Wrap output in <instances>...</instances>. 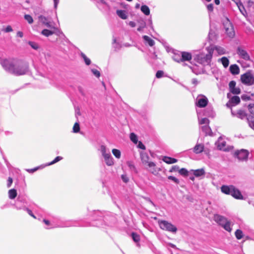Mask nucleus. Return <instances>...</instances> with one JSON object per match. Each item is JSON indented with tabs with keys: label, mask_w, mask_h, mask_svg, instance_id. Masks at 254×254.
<instances>
[{
	"label": "nucleus",
	"mask_w": 254,
	"mask_h": 254,
	"mask_svg": "<svg viewBox=\"0 0 254 254\" xmlns=\"http://www.w3.org/2000/svg\"><path fill=\"white\" fill-rule=\"evenodd\" d=\"M117 219L115 215L110 212L94 210L92 212L91 222L83 223L79 227H96L105 229H113L117 226Z\"/></svg>",
	"instance_id": "f257e3e1"
},
{
	"label": "nucleus",
	"mask_w": 254,
	"mask_h": 254,
	"mask_svg": "<svg viewBox=\"0 0 254 254\" xmlns=\"http://www.w3.org/2000/svg\"><path fill=\"white\" fill-rule=\"evenodd\" d=\"M0 64L6 71L15 76L23 75L29 71L28 63L21 60L4 59Z\"/></svg>",
	"instance_id": "f03ea898"
},
{
	"label": "nucleus",
	"mask_w": 254,
	"mask_h": 254,
	"mask_svg": "<svg viewBox=\"0 0 254 254\" xmlns=\"http://www.w3.org/2000/svg\"><path fill=\"white\" fill-rule=\"evenodd\" d=\"M43 222L46 225L45 227L46 229L55 228L79 227V226L81 225L80 224V221L73 220H64L61 218H57L56 222H51L46 219H44Z\"/></svg>",
	"instance_id": "7ed1b4c3"
},
{
	"label": "nucleus",
	"mask_w": 254,
	"mask_h": 254,
	"mask_svg": "<svg viewBox=\"0 0 254 254\" xmlns=\"http://www.w3.org/2000/svg\"><path fill=\"white\" fill-rule=\"evenodd\" d=\"M213 50L210 49L208 51V53L206 55L198 54L195 56L194 61L198 63L203 65H209L211 62Z\"/></svg>",
	"instance_id": "20e7f679"
},
{
	"label": "nucleus",
	"mask_w": 254,
	"mask_h": 254,
	"mask_svg": "<svg viewBox=\"0 0 254 254\" xmlns=\"http://www.w3.org/2000/svg\"><path fill=\"white\" fill-rule=\"evenodd\" d=\"M13 205L17 210H24L29 206L27 197L23 195H18Z\"/></svg>",
	"instance_id": "39448f33"
},
{
	"label": "nucleus",
	"mask_w": 254,
	"mask_h": 254,
	"mask_svg": "<svg viewBox=\"0 0 254 254\" xmlns=\"http://www.w3.org/2000/svg\"><path fill=\"white\" fill-rule=\"evenodd\" d=\"M158 224L161 229L173 234H175L178 230L176 226L166 220H159Z\"/></svg>",
	"instance_id": "423d86ee"
},
{
	"label": "nucleus",
	"mask_w": 254,
	"mask_h": 254,
	"mask_svg": "<svg viewBox=\"0 0 254 254\" xmlns=\"http://www.w3.org/2000/svg\"><path fill=\"white\" fill-rule=\"evenodd\" d=\"M241 81L243 84L250 86L254 84V76L251 70H248L241 76Z\"/></svg>",
	"instance_id": "0eeeda50"
},
{
	"label": "nucleus",
	"mask_w": 254,
	"mask_h": 254,
	"mask_svg": "<svg viewBox=\"0 0 254 254\" xmlns=\"http://www.w3.org/2000/svg\"><path fill=\"white\" fill-rule=\"evenodd\" d=\"M223 25L227 35L230 38H234L235 35V30L233 26L228 18H226V22L223 23Z\"/></svg>",
	"instance_id": "6e6552de"
},
{
	"label": "nucleus",
	"mask_w": 254,
	"mask_h": 254,
	"mask_svg": "<svg viewBox=\"0 0 254 254\" xmlns=\"http://www.w3.org/2000/svg\"><path fill=\"white\" fill-rule=\"evenodd\" d=\"M140 156L143 164L147 165L149 168L154 167L156 166V164L154 162L149 161V156L147 153L143 151H140Z\"/></svg>",
	"instance_id": "1a4fd4ad"
},
{
	"label": "nucleus",
	"mask_w": 254,
	"mask_h": 254,
	"mask_svg": "<svg viewBox=\"0 0 254 254\" xmlns=\"http://www.w3.org/2000/svg\"><path fill=\"white\" fill-rule=\"evenodd\" d=\"M235 157L240 161H247L249 155V152L248 150L242 149L235 152Z\"/></svg>",
	"instance_id": "9d476101"
},
{
	"label": "nucleus",
	"mask_w": 254,
	"mask_h": 254,
	"mask_svg": "<svg viewBox=\"0 0 254 254\" xmlns=\"http://www.w3.org/2000/svg\"><path fill=\"white\" fill-rule=\"evenodd\" d=\"M101 152L103 156L105 163L107 166H111L114 164V160L111 154L106 152V147L104 146H101Z\"/></svg>",
	"instance_id": "9b49d317"
},
{
	"label": "nucleus",
	"mask_w": 254,
	"mask_h": 254,
	"mask_svg": "<svg viewBox=\"0 0 254 254\" xmlns=\"http://www.w3.org/2000/svg\"><path fill=\"white\" fill-rule=\"evenodd\" d=\"M227 96L228 98H229V102L226 104V106L228 108H231L232 106H235L240 103V98L237 95L231 97V94L228 93Z\"/></svg>",
	"instance_id": "f8f14e48"
},
{
	"label": "nucleus",
	"mask_w": 254,
	"mask_h": 254,
	"mask_svg": "<svg viewBox=\"0 0 254 254\" xmlns=\"http://www.w3.org/2000/svg\"><path fill=\"white\" fill-rule=\"evenodd\" d=\"M208 103V100L207 97L204 95H201L200 97L196 99V105L199 108L205 107Z\"/></svg>",
	"instance_id": "ddd939ff"
},
{
	"label": "nucleus",
	"mask_w": 254,
	"mask_h": 254,
	"mask_svg": "<svg viewBox=\"0 0 254 254\" xmlns=\"http://www.w3.org/2000/svg\"><path fill=\"white\" fill-rule=\"evenodd\" d=\"M237 53L239 57L245 61H250L251 58L248 52L241 47H238L237 49Z\"/></svg>",
	"instance_id": "4468645a"
},
{
	"label": "nucleus",
	"mask_w": 254,
	"mask_h": 254,
	"mask_svg": "<svg viewBox=\"0 0 254 254\" xmlns=\"http://www.w3.org/2000/svg\"><path fill=\"white\" fill-rule=\"evenodd\" d=\"M234 198L236 199L239 200H243L244 199V197L242 195L241 191L237 189L236 187H234V188L232 192L231 195Z\"/></svg>",
	"instance_id": "2eb2a0df"
},
{
	"label": "nucleus",
	"mask_w": 254,
	"mask_h": 254,
	"mask_svg": "<svg viewBox=\"0 0 254 254\" xmlns=\"http://www.w3.org/2000/svg\"><path fill=\"white\" fill-rule=\"evenodd\" d=\"M234 187L233 185H223L221 187V190L223 193L231 195Z\"/></svg>",
	"instance_id": "dca6fc26"
},
{
	"label": "nucleus",
	"mask_w": 254,
	"mask_h": 254,
	"mask_svg": "<svg viewBox=\"0 0 254 254\" xmlns=\"http://www.w3.org/2000/svg\"><path fill=\"white\" fill-rule=\"evenodd\" d=\"M136 21L139 25L137 30L138 32H141L143 31L144 28L146 27V22L145 20L142 17H140L139 18L137 19Z\"/></svg>",
	"instance_id": "f3484780"
},
{
	"label": "nucleus",
	"mask_w": 254,
	"mask_h": 254,
	"mask_svg": "<svg viewBox=\"0 0 254 254\" xmlns=\"http://www.w3.org/2000/svg\"><path fill=\"white\" fill-rule=\"evenodd\" d=\"M182 62H189L192 59L191 54L188 52H181Z\"/></svg>",
	"instance_id": "a211bd4d"
},
{
	"label": "nucleus",
	"mask_w": 254,
	"mask_h": 254,
	"mask_svg": "<svg viewBox=\"0 0 254 254\" xmlns=\"http://www.w3.org/2000/svg\"><path fill=\"white\" fill-rule=\"evenodd\" d=\"M229 71L232 74L237 75L240 72V68L236 64H231L229 67Z\"/></svg>",
	"instance_id": "6ab92c4d"
},
{
	"label": "nucleus",
	"mask_w": 254,
	"mask_h": 254,
	"mask_svg": "<svg viewBox=\"0 0 254 254\" xmlns=\"http://www.w3.org/2000/svg\"><path fill=\"white\" fill-rule=\"evenodd\" d=\"M204 149V145L203 144H196L193 148V151L195 154L202 153Z\"/></svg>",
	"instance_id": "aec40b11"
},
{
	"label": "nucleus",
	"mask_w": 254,
	"mask_h": 254,
	"mask_svg": "<svg viewBox=\"0 0 254 254\" xmlns=\"http://www.w3.org/2000/svg\"><path fill=\"white\" fill-rule=\"evenodd\" d=\"M116 14L120 18L123 20L127 19L128 17L127 13L125 10L117 9Z\"/></svg>",
	"instance_id": "412c9836"
},
{
	"label": "nucleus",
	"mask_w": 254,
	"mask_h": 254,
	"mask_svg": "<svg viewBox=\"0 0 254 254\" xmlns=\"http://www.w3.org/2000/svg\"><path fill=\"white\" fill-rule=\"evenodd\" d=\"M142 39L145 45L153 47L155 45V41L147 35L142 36Z\"/></svg>",
	"instance_id": "4be33fe9"
},
{
	"label": "nucleus",
	"mask_w": 254,
	"mask_h": 254,
	"mask_svg": "<svg viewBox=\"0 0 254 254\" xmlns=\"http://www.w3.org/2000/svg\"><path fill=\"white\" fill-rule=\"evenodd\" d=\"M190 171L193 172V174L195 177H200L204 176L205 174V170L203 168L196 170H191Z\"/></svg>",
	"instance_id": "5701e85b"
},
{
	"label": "nucleus",
	"mask_w": 254,
	"mask_h": 254,
	"mask_svg": "<svg viewBox=\"0 0 254 254\" xmlns=\"http://www.w3.org/2000/svg\"><path fill=\"white\" fill-rule=\"evenodd\" d=\"M162 161L168 164H172L178 162V159L169 156H164L162 158Z\"/></svg>",
	"instance_id": "b1692460"
},
{
	"label": "nucleus",
	"mask_w": 254,
	"mask_h": 254,
	"mask_svg": "<svg viewBox=\"0 0 254 254\" xmlns=\"http://www.w3.org/2000/svg\"><path fill=\"white\" fill-rule=\"evenodd\" d=\"M214 219L217 223H219L221 225L224 221L225 222L227 220V219L225 217L219 214L214 215Z\"/></svg>",
	"instance_id": "393cba45"
},
{
	"label": "nucleus",
	"mask_w": 254,
	"mask_h": 254,
	"mask_svg": "<svg viewBox=\"0 0 254 254\" xmlns=\"http://www.w3.org/2000/svg\"><path fill=\"white\" fill-rule=\"evenodd\" d=\"M141 11L146 16H148L150 13L149 7L146 4H142L140 7Z\"/></svg>",
	"instance_id": "a878e982"
},
{
	"label": "nucleus",
	"mask_w": 254,
	"mask_h": 254,
	"mask_svg": "<svg viewBox=\"0 0 254 254\" xmlns=\"http://www.w3.org/2000/svg\"><path fill=\"white\" fill-rule=\"evenodd\" d=\"M202 131L205 133L206 135H212V132L210 127L208 125H204L201 127Z\"/></svg>",
	"instance_id": "bb28decb"
},
{
	"label": "nucleus",
	"mask_w": 254,
	"mask_h": 254,
	"mask_svg": "<svg viewBox=\"0 0 254 254\" xmlns=\"http://www.w3.org/2000/svg\"><path fill=\"white\" fill-rule=\"evenodd\" d=\"M204 115L209 117H214L215 113L211 107H208L204 110Z\"/></svg>",
	"instance_id": "cd10ccee"
},
{
	"label": "nucleus",
	"mask_w": 254,
	"mask_h": 254,
	"mask_svg": "<svg viewBox=\"0 0 254 254\" xmlns=\"http://www.w3.org/2000/svg\"><path fill=\"white\" fill-rule=\"evenodd\" d=\"M248 116H248L247 114L244 110H239L237 112V117L241 120H243L245 118L247 119Z\"/></svg>",
	"instance_id": "c85d7f7f"
},
{
	"label": "nucleus",
	"mask_w": 254,
	"mask_h": 254,
	"mask_svg": "<svg viewBox=\"0 0 254 254\" xmlns=\"http://www.w3.org/2000/svg\"><path fill=\"white\" fill-rule=\"evenodd\" d=\"M8 197L10 199H13L15 198L17 195V190L15 189H12L8 190Z\"/></svg>",
	"instance_id": "c756f323"
},
{
	"label": "nucleus",
	"mask_w": 254,
	"mask_h": 254,
	"mask_svg": "<svg viewBox=\"0 0 254 254\" xmlns=\"http://www.w3.org/2000/svg\"><path fill=\"white\" fill-rule=\"evenodd\" d=\"M218 61L221 63L224 68H227L229 64V60L226 57H222L218 60Z\"/></svg>",
	"instance_id": "7c9ffc66"
},
{
	"label": "nucleus",
	"mask_w": 254,
	"mask_h": 254,
	"mask_svg": "<svg viewBox=\"0 0 254 254\" xmlns=\"http://www.w3.org/2000/svg\"><path fill=\"white\" fill-rule=\"evenodd\" d=\"M63 159V158L62 156H57L51 162L47 163L44 164V166L45 167H47V166H50V165H53V164H54L59 162L60 161L62 160Z\"/></svg>",
	"instance_id": "2f4dec72"
},
{
	"label": "nucleus",
	"mask_w": 254,
	"mask_h": 254,
	"mask_svg": "<svg viewBox=\"0 0 254 254\" xmlns=\"http://www.w3.org/2000/svg\"><path fill=\"white\" fill-rule=\"evenodd\" d=\"M247 120L249 127L254 130V117L253 116H249L247 118Z\"/></svg>",
	"instance_id": "473e14b6"
},
{
	"label": "nucleus",
	"mask_w": 254,
	"mask_h": 254,
	"mask_svg": "<svg viewBox=\"0 0 254 254\" xmlns=\"http://www.w3.org/2000/svg\"><path fill=\"white\" fill-rule=\"evenodd\" d=\"M72 132L74 133H80V134H83L82 132H80V127L78 122L75 123L72 128Z\"/></svg>",
	"instance_id": "72a5a7b5"
},
{
	"label": "nucleus",
	"mask_w": 254,
	"mask_h": 254,
	"mask_svg": "<svg viewBox=\"0 0 254 254\" xmlns=\"http://www.w3.org/2000/svg\"><path fill=\"white\" fill-rule=\"evenodd\" d=\"M221 226L226 231L229 232H230L232 231L231 223L229 221L226 220L225 223H223Z\"/></svg>",
	"instance_id": "f704fd0d"
},
{
	"label": "nucleus",
	"mask_w": 254,
	"mask_h": 254,
	"mask_svg": "<svg viewBox=\"0 0 254 254\" xmlns=\"http://www.w3.org/2000/svg\"><path fill=\"white\" fill-rule=\"evenodd\" d=\"M130 140L135 144H137L138 140L137 135L134 132H131L129 134Z\"/></svg>",
	"instance_id": "c9c22d12"
},
{
	"label": "nucleus",
	"mask_w": 254,
	"mask_h": 254,
	"mask_svg": "<svg viewBox=\"0 0 254 254\" xmlns=\"http://www.w3.org/2000/svg\"><path fill=\"white\" fill-rule=\"evenodd\" d=\"M113 47L116 51L119 50L122 47L121 44L117 42L116 38L114 37H113Z\"/></svg>",
	"instance_id": "e433bc0d"
},
{
	"label": "nucleus",
	"mask_w": 254,
	"mask_h": 254,
	"mask_svg": "<svg viewBox=\"0 0 254 254\" xmlns=\"http://www.w3.org/2000/svg\"><path fill=\"white\" fill-rule=\"evenodd\" d=\"M41 34L43 35L46 36V37H49L51 35H52L54 34V31L47 29H44L41 32Z\"/></svg>",
	"instance_id": "4c0bfd02"
},
{
	"label": "nucleus",
	"mask_w": 254,
	"mask_h": 254,
	"mask_svg": "<svg viewBox=\"0 0 254 254\" xmlns=\"http://www.w3.org/2000/svg\"><path fill=\"white\" fill-rule=\"evenodd\" d=\"M44 167H45L44 166V165H40L39 166L36 167L32 169H26V171L27 172H28L29 173L32 174V173L35 172L36 171H38V170L43 169Z\"/></svg>",
	"instance_id": "58836bf2"
},
{
	"label": "nucleus",
	"mask_w": 254,
	"mask_h": 254,
	"mask_svg": "<svg viewBox=\"0 0 254 254\" xmlns=\"http://www.w3.org/2000/svg\"><path fill=\"white\" fill-rule=\"evenodd\" d=\"M235 235L238 240L242 239L244 236L243 232L241 229L236 230L235 232Z\"/></svg>",
	"instance_id": "ea45409f"
},
{
	"label": "nucleus",
	"mask_w": 254,
	"mask_h": 254,
	"mask_svg": "<svg viewBox=\"0 0 254 254\" xmlns=\"http://www.w3.org/2000/svg\"><path fill=\"white\" fill-rule=\"evenodd\" d=\"M172 59L174 61L177 63H180L182 62L181 53L180 54L174 53Z\"/></svg>",
	"instance_id": "a19ab883"
},
{
	"label": "nucleus",
	"mask_w": 254,
	"mask_h": 254,
	"mask_svg": "<svg viewBox=\"0 0 254 254\" xmlns=\"http://www.w3.org/2000/svg\"><path fill=\"white\" fill-rule=\"evenodd\" d=\"M77 89H78V92L80 93V94L81 95V96H82L83 97L84 100L87 101L88 97H87L86 93H85L83 88L81 86H79L77 87Z\"/></svg>",
	"instance_id": "79ce46f5"
},
{
	"label": "nucleus",
	"mask_w": 254,
	"mask_h": 254,
	"mask_svg": "<svg viewBox=\"0 0 254 254\" xmlns=\"http://www.w3.org/2000/svg\"><path fill=\"white\" fill-rule=\"evenodd\" d=\"M131 237L134 242L138 243L140 241V236L136 232H132L131 234Z\"/></svg>",
	"instance_id": "37998d69"
},
{
	"label": "nucleus",
	"mask_w": 254,
	"mask_h": 254,
	"mask_svg": "<svg viewBox=\"0 0 254 254\" xmlns=\"http://www.w3.org/2000/svg\"><path fill=\"white\" fill-rule=\"evenodd\" d=\"M28 44L34 50H38L39 48H40V47L38 45V44L35 42H33V41H29L28 42Z\"/></svg>",
	"instance_id": "c03bdc74"
},
{
	"label": "nucleus",
	"mask_w": 254,
	"mask_h": 254,
	"mask_svg": "<svg viewBox=\"0 0 254 254\" xmlns=\"http://www.w3.org/2000/svg\"><path fill=\"white\" fill-rule=\"evenodd\" d=\"M179 173L180 175L183 177H188L189 174V172L186 168H182L180 169Z\"/></svg>",
	"instance_id": "a18cd8bd"
},
{
	"label": "nucleus",
	"mask_w": 254,
	"mask_h": 254,
	"mask_svg": "<svg viewBox=\"0 0 254 254\" xmlns=\"http://www.w3.org/2000/svg\"><path fill=\"white\" fill-rule=\"evenodd\" d=\"M215 49L218 54L220 55H224L226 53V50L223 47L220 46H216Z\"/></svg>",
	"instance_id": "49530a36"
},
{
	"label": "nucleus",
	"mask_w": 254,
	"mask_h": 254,
	"mask_svg": "<svg viewBox=\"0 0 254 254\" xmlns=\"http://www.w3.org/2000/svg\"><path fill=\"white\" fill-rule=\"evenodd\" d=\"M198 119H199V114L197 113ZM209 120L207 118H202L201 120L198 119V123L199 125H204L206 124V125H208L209 124Z\"/></svg>",
	"instance_id": "de8ad7c7"
},
{
	"label": "nucleus",
	"mask_w": 254,
	"mask_h": 254,
	"mask_svg": "<svg viewBox=\"0 0 254 254\" xmlns=\"http://www.w3.org/2000/svg\"><path fill=\"white\" fill-rule=\"evenodd\" d=\"M127 166H128V167L129 168V169H130V171H134V172H136V167L135 166V165H134L133 163L132 162V161H128L127 162Z\"/></svg>",
	"instance_id": "09e8293b"
},
{
	"label": "nucleus",
	"mask_w": 254,
	"mask_h": 254,
	"mask_svg": "<svg viewBox=\"0 0 254 254\" xmlns=\"http://www.w3.org/2000/svg\"><path fill=\"white\" fill-rule=\"evenodd\" d=\"M80 55L86 65H89L91 64V60L84 53H81Z\"/></svg>",
	"instance_id": "8fccbe9b"
},
{
	"label": "nucleus",
	"mask_w": 254,
	"mask_h": 254,
	"mask_svg": "<svg viewBox=\"0 0 254 254\" xmlns=\"http://www.w3.org/2000/svg\"><path fill=\"white\" fill-rule=\"evenodd\" d=\"M113 154L118 159H119L121 157V151L117 149H113L112 150Z\"/></svg>",
	"instance_id": "3c124183"
},
{
	"label": "nucleus",
	"mask_w": 254,
	"mask_h": 254,
	"mask_svg": "<svg viewBox=\"0 0 254 254\" xmlns=\"http://www.w3.org/2000/svg\"><path fill=\"white\" fill-rule=\"evenodd\" d=\"M24 18L26 20L29 24H32L33 22V18L30 14H25Z\"/></svg>",
	"instance_id": "603ef678"
},
{
	"label": "nucleus",
	"mask_w": 254,
	"mask_h": 254,
	"mask_svg": "<svg viewBox=\"0 0 254 254\" xmlns=\"http://www.w3.org/2000/svg\"><path fill=\"white\" fill-rule=\"evenodd\" d=\"M39 20L43 24H45L46 22L49 21L48 17H46L42 15H40L38 16Z\"/></svg>",
	"instance_id": "864d4df0"
},
{
	"label": "nucleus",
	"mask_w": 254,
	"mask_h": 254,
	"mask_svg": "<svg viewBox=\"0 0 254 254\" xmlns=\"http://www.w3.org/2000/svg\"><path fill=\"white\" fill-rule=\"evenodd\" d=\"M226 144V143L225 141H222L221 142L219 141L217 144V148L220 150H224V148L225 147Z\"/></svg>",
	"instance_id": "5fc2aeb1"
},
{
	"label": "nucleus",
	"mask_w": 254,
	"mask_h": 254,
	"mask_svg": "<svg viewBox=\"0 0 254 254\" xmlns=\"http://www.w3.org/2000/svg\"><path fill=\"white\" fill-rule=\"evenodd\" d=\"M241 89L239 87H234L231 89L230 92L234 95H238L241 93Z\"/></svg>",
	"instance_id": "6e6d98bb"
},
{
	"label": "nucleus",
	"mask_w": 254,
	"mask_h": 254,
	"mask_svg": "<svg viewBox=\"0 0 254 254\" xmlns=\"http://www.w3.org/2000/svg\"><path fill=\"white\" fill-rule=\"evenodd\" d=\"M180 170V167L178 165H174L172 166L171 168L169 170V172L173 173V172H179Z\"/></svg>",
	"instance_id": "4d7b16f0"
},
{
	"label": "nucleus",
	"mask_w": 254,
	"mask_h": 254,
	"mask_svg": "<svg viewBox=\"0 0 254 254\" xmlns=\"http://www.w3.org/2000/svg\"><path fill=\"white\" fill-rule=\"evenodd\" d=\"M248 110L251 113V116H253L254 117V104H250L248 105Z\"/></svg>",
	"instance_id": "13d9d810"
},
{
	"label": "nucleus",
	"mask_w": 254,
	"mask_h": 254,
	"mask_svg": "<svg viewBox=\"0 0 254 254\" xmlns=\"http://www.w3.org/2000/svg\"><path fill=\"white\" fill-rule=\"evenodd\" d=\"M168 179L172 181L174 183L178 185L180 183V181L178 179L173 176H169L168 177Z\"/></svg>",
	"instance_id": "bf43d9fd"
},
{
	"label": "nucleus",
	"mask_w": 254,
	"mask_h": 254,
	"mask_svg": "<svg viewBox=\"0 0 254 254\" xmlns=\"http://www.w3.org/2000/svg\"><path fill=\"white\" fill-rule=\"evenodd\" d=\"M91 71L92 73L94 74V75L96 77L99 78L100 76V72L97 69L95 68H91Z\"/></svg>",
	"instance_id": "052dcab7"
},
{
	"label": "nucleus",
	"mask_w": 254,
	"mask_h": 254,
	"mask_svg": "<svg viewBox=\"0 0 254 254\" xmlns=\"http://www.w3.org/2000/svg\"><path fill=\"white\" fill-rule=\"evenodd\" d=\"M23 210L26 211L27 212V213L30 215L31 216V217H32L33 218H34V219H36V217L35 216V215L33 214V213L32 212V211H31V210H30V209L28 208V207H26Z\"/></svg>",
	"instance_id": "680f3d73"
},
{
	"label": "nucleus",
	"mask_w": 254,
	"mask_h": 254,
	"mask_svg": "<svg viewBox=\"0 0 254 254\" xmlns=\"http://www.w3.org/2000/svg\"><path fill=\"white\" fill-rule=\"evenodd\" d=\"M137 144V148L141 149L142 150L146 149V147H145V145L142 143V141H138Z\"/></svg>",
	"instance_id": "e2e57ef3"
},
{
	"label": "nucleus",
	"mask_w": 254,
	"mask_h": 254,
	"mask_svg": "<svg viewBox=\"0 0 254 254\" xmlns=\"http://www.w3.org/2000/svg\"><path fill=\"white\" fill-rule=\"evenodd\" d=\"M164 71L161 70H158L156 73V77L157 78H160L163 76Z\"/></svg>",
	"instance_id": "0e129e2a"
},
{
	"label": "nucleus",
	"mask_w": 254,
	"mask_h": 254,
	"mask_svg": "<svg viewBox=\"0 0 254 254\" xmlns=\"http://www.w3.org/2000/svg\"><path fill=\"white\" fill-rule=\"evenodd\" d=\"M236 85V82L235 81H234V80L230 81V82L229 83V91H230L231 89H232L233 88L235 87Z\"/></svg>",
	"instance_id": "69168bd1"
},
{
	"label": "nucleus",
	"mask_w": 254,
	"mask_h": 254,
	"mask_svg": "<svg viewBox=\"0 0 254 254\" xmlns=\"http://www.w3.org/2000/svg\"><path fill=\"white\" fill-rule=\"evenodd\" d=\"M121 179L123 182L125 183H127L129 181V178L126 174H123L121 175Z\"/></svg>",
	"instance_id": "338daca9"
},
{
	"label": "nucleus",
	"mask_w": 254,
	"mask_h": 254,
	"mask_svg": "<svg viewBox=\"0 0 254 254\" xmlns=\"http://www.w3.org/2000/svg\"><path fill=\"white\" fill-rule=\"evenodd\" d=\"M207 9L208 12H211L213 11L214 6L212 3L208 4L206 5Z\"/></svg>",
	"instance_id": "774afa93"
}]
</instances>
